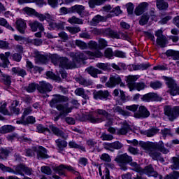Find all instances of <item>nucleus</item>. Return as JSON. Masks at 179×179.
<instances>
[{
	"label": "nucleus",
	"instance_id": "nucleus-1",
	"mask_svg": "<svg viewBox=\"0 0 179 179\" xmlns=\"http://www.w3.org/2000/svg\"><path fill=\"white\" fill-rule=\"evenodd\" d=\"M69 99L68 96L61 94H54L53 98L50 100L49 104L52 108H56L59 111L60 115L62 118H65L70 113H72V108H69V103H67ZM59 103H66L64 104H59Z\"/></svg>",
	"mask_w": 179,
	"mask_h": 179
},
{
	"label": "nucleus",
	"instance_id": "nucleus-2",
	"mask_svg": "<svg viewBox=\"0 0 179 179\" xmlns=\"http://www.w3.org/2000/svg\"><path fill=\"white\" fill-rule=\"evenodd\" d=\"M139 146L144 150H159V152H161L164 155H167V153H169V150L164 148V143L163 141H159L158 143L140 141Z\"/></svg>",
	"mask_w": 179,
	"mask_h": 179
},
{
	"label": "nucleus",
	"instance_id": "nucleus-3",
	"mask_svg": "<svg viewBox=\"0 0 179 179\" xmlns=\"http://www.w3.org/2000/svg\"><path fill=\"white\" fill-rule=\"evenodd\" d=\"M92 33L95 36L102 35L104 37H109L110 38H116L117 40H120V38H121V36H120V34H118L117 31L113 30L110 27L101 29L99 28H94L92 30Z\"/></svg>",
	"mask_w": 179,
	"mask_h": 179
},
{
	"label": "nucleus",
	"instance_id": "nucleus-4",
	"mask_svg": "<svg viewBox=\"0 0 179 179\" xmlns=\"http://www.w3.org/2000/svg\"><path fill=\"white\" fill-rule=\"evenodd\" d=\"M115 160L118 163L121 170L123 171H127L128 170L127 165L134 161L132 157L128 155L127 153L117 155Z\"/></svg>",
	"mask_w": 179,
	"mask_h": 179
},
{
	"label": "nucleus",
	"instance_id": "nucleus-5",
	"mask_svg": "<svg viewBox=\"0 0 179 179\" xmlns=\"http://www.w3.org/2000/svg\"><path fill=\"white\" fill-rule=\"evenodd\" d=\"M120 85V87H125V83L122 82V79L121 76L118 74L110 75L109 80L106 83L105 86L106 87H109L110 89H113Z\"/></svg>",
	"mask_w": 179,
	"mask_h": 179
},
{
	"label": "nucleus",
	"instance_id": "nucleus-6",
	"mask_svg": "<svg viewBox=\"0 0 179 179\" xmlns=\"http://www.w3.org/2000/svg\"><path fill=\"white\" fill-rule=\"evenodd\" d=\"M54 170L55 173L59 176H65V170L72 173V174H74V176H79V171L75 170V168L71 165H65L62 164L56 166Z\"/></svg>",
	"mask_w": 179,
	"mask_h": 179
},
{
	"label": "nucleus",
	"instance_id": "nucleus-7",
	"mask_svg": "<svg viewBox=\"0 0 179 179\" xmlns=\"http://www.w3.org/2000/svg\"><path fill=\"white\" fill-rule=\"evenodd\" d=\"M80 120L82 122H87L89 121L91 124H100V122H103L102 118L95 117L92 113H83L80 117Z\"/></svg>",
	"mask_w": 179,
	"mask_h": 179
},
{
	"label": "nucleus",
	"instance_id": "nucleus-8",
	"mask_svg": "<svg viewBox=\"0 0 179 179\" xmlns=\"http://www.w3.org/2000/svg\"><path fill=\"white\" fill-rule=\"evenodd\" d=\"M33 150L35 152V153H36V159L38 160H44L50 157V156L47 154L48 150L43 146L39 145L38 148L35 146L33 148Z\"/></svg>",
	"mask_w": 179,
	"mask_h": 179
},
{
	"label": "nucleus",
	"instance_id": "nucleus-9",
	"mask_svg": "<svg viewBox=\"0 0 179 179\" xmlns=\"http://www.w3.org/2000/svg\"><path fill=\"white\" fill-rule=\"evenodd\" d=\"M155 36L157 37V44L161 47V48H165L166 45H167V38L166 36L163 35V30L158 29L155 31Z\"/></svg>",
	"mask_w": 179,
	"mask_h": 179
},
{
	"label": "nucleus",
	"instance_id": "nucleus-10",
	"mask_svg": "<svg viewBox=\"0 0 179 179\" xmlns=\"http://www.w3.org/2000/svg\"><path fill=\"white\" fill-rule=\"evenodd\" d=\"M163 99L155 92H150L142 96L141 101L150 103V101H162Z\"/></svg>",
	"mask_w": 179,
	"mask_h": 179
},
{
	"label": "nucleus",
	"instance_id": "nucleus-11",
	"mask_svg": "<svg viewBox=\"0 0 179 179\" xmlns=\"http://www.w3.org/2000/svg\"><path fill=\"white\" fill-rule=\"evenodd\" d=\"M142 174H145L148 177H154L155 178H157L159 176V173L157 171H155V168L152 164H149L145 166L144 169H141V172Z\"/></svg>",
	"mask_w": 179,
	"mask_h": 179
},
{
	"label": "nucleus",
	"instance_id": "nucleus-12",
	"mask_svg": "<svg viewBox=\"0 0 179 179\" xmlns=\"http://www.w3.org/2000/svg\"><path fill=\"white\" fill-rule=\"evenodd\" d=\"M37 86L38 92L42 94H46V93H50V92L52 91V85L45 81L39 82V84H38Z\"/></svg>",
	"mask_w": 179,
	"mask_h": 179
},
{
	"label": "nucleus",
	"instance_id": "nucleus-13",
	"mask_svg": "<svg viewBox=\"0 0 179 179\" xmlns=\"http://www.w3.org/2000/svg\"><path fill=\"white\" fill-rule=\"evenodd\" d=\"M110 92L107 90L94 91L93 92V97L94 100H108L110 97Z\"/></svg>",
	"mask_w": 179,
	"mask_h": 179
},
{
	"label": "nucleus",
	"instance_id": "nucleus-14",
	"mask_svg": "<svg viewBox=\"0 0 179 179\" xmlns=\"http://www.w3.org/2000/svg\"><path fill=\"white\" fill-rule=\"evenodd\" d=\"M150 116V112L145 106H139L138 112L134 114L136 118H149Z\"/></svg>",
	"mask_w": 179,
	"mask_h": 179
},
{
	"label": "nucleus",
	"instance_id": "nucleus-15",
	"mask_svg": "<svg viewBox=\"0 0 179 179\" xmlns=\"http://www.w3.org/2000/svg\"><path fill=\"white\" fill-rule=\"evenodd\" d=\"M15 29L20 34H24L26 33V29H27V23L26 20L20 18L15 22Z\"/></svg>",
	"mask_w": 179,
	"mask_h": 179
},
{
	"label": "nucleus",
	"instance_id": "nucleus-16",
	"mask_svg": "<svg viewBox=\"0 0 179 179\" xmlns=\"http://www.w3.org/2000/svg\"><path fill=\"white\" fill-rule=\"evenodd\" d=\"M148 6H149V3L148 2L144 1L140 3L134 10L136 16H141V15H143L148 9Z\"/></svg>",
	"mask_w": 179,
	"mask_h": 179
},
{
	"label": "nucleus",
	"instance_id": "nucleus-17",
	"mask_svg": "<svg viewBox=\"0 0 179 179\" xmlns=\"http://www.w3.org/2000/svg\"><path fill=\"white\" fill-rule=\"evenodd\" d=\"M164 113L166 117H169V121H174L176 120V116L174 113V108H171V106H165L164 108Z\"/></svg>",
	"mask_w": 179,
	"mask_h": 179
},
{
	"label": "nucleus",
	"instance_id": "nucleus-18",
	"mask_svg": "<svg viewBox=\"0 0 179 179\" xmlns=\"http://www.w3.org/2000/svg\"><path fill=\"white\" fill-rule=\"evenodd\" d=\"M162 78L164 80H165V83L167 87L169 89L168 93H170V92L173 90L177 85V83H176V80H173V78L166 76H162Z\"/></svg>",
	"mask_w": 179,
	"mask_h": 179
},
{
	"label": "nucleus",
	"instance_id": "nucleus-19",
	"mask_svg": "<svg viewBox=\"0 0 179 179\" xmlns=\"http://www.w3.org/2000/svg\"><path fill=\"white\" fill-rule=\"evenodd\" d=\"M29 27L31 28V31H37L38 29L39 31H44V26L38 21H34L29 23Z\"/></svg>",
	"mask_w": 179,
	"mask_h": 179
},
{
	"label": "nucleus",
	"instance_id": "nucleus-20",
	"mask_svg": "<svg viewBox=\"0 0 179 179\" xmlns=\"http://www.w3.org/2000/svg\"><path fill=\"white\" fill-rule=\"evenodd\" d=\"M86 55L83 52H78L73 55V61L76 64H80V62H83V61H86Z\"/></svg>",
	"mask_w": 179,
	"mask_h": 179
},
{
	"label": "nucleus",
	"instance_id": "nucleus-21",
	"mask_svg": "<svg viewBox=\"0 0 179 179\" xmlns=\"http://www.w3.org/2000/svg\"><path fill=\"white\" fill-rule=\"evenodd\" d=\"M106 2L107 0H89L88 5L91 9H94L96 6H101Z\"/></svg>",
	"mask_w": 179,
	"mask_h": 179
},
{
	"label": "nucleus",
	"instance_id": "nucleus-22",
	"mask_svg": "<svg viewBox=\"0 0 179 179\" xmlns=\"http://www.w3.org/2000/svg\"><path fill=\"white\" fill-rule=\"evenodd\" d=\"M156 6L159 10H167L169 9V3L164 0H157Z\"/></svg>",
	"mask_w": 179,
	"mask_h": 179
},
{
	"label": "nucleus",
	"instance_id": "nucleus-23",
	"mask_svg": "<svg viewBox=\"0 0 179 179\" xmlns=\"http://www.w3.org/2000/svg\"><path fill=\"white\" fill-rule=\"evenodd\" d=\"M1 80L5 86H10L12 85V77L9 75L1 73Z\"/></svg>",
	"mask_w": 179,
	"mask_h": 179
},
{
	"label": "nucleus",
	"instance_id": "nucleus-24",
	"mask_svg": "<svg viewBox=\"0 0 179 179\" xmlns=\"http://www.w3.org/2000/svg\"><path fill=\"white\" fill-rule=\"evenodd\" d=\"M131 126L128 122H124L122 127L117 131L118 135H127L131 131Z\"/></svg>",
	"mask_w": 179,
	"mask_h": 179
},
{
	"label": "nucleus",
	"instance_id": "nucleus-25",
	"mask_svg": "<svg viewBox=\"0 0 179 179\" xmlns=\"http://www.w3.org/2000/svg\"><path fill=\"white\" fill-rule=\"evenodd\" d=\"M55 143L60 152H64V149L68 146V142L65 140H61L59 138L55 141Z\"/></svg>",
	"mask_w": 179,
	"mask_h": 179
},
{
	"label": "nucleus",
	"instance_id": "nucleus-26",
	"mask_svg": "<svg viewBox=\"0 0 179 179\" xmlns=\"http://www.w3.org/2000/svg\"><path fill=\"white\" fill-rule=\"evenodd\" d=\"M101 22H106V17L100 15H96L92 18L91 24L92 26H97Z\"/></svg>",
	"mask_w": 179,
	"mask_h": 179
},
{
	"label": "nucleus",
	"instance_id": "nucleus-27",
	"mask_svg": "<svg viewBox=\"0 0 179 179\" xmlns=\"http://www.w3.org/2000/svg\"><path fill=\"white\" fill-rule=\"evenodd\" d=\"M49 129H50L54 135H56V136H64V131L61 130L56 126L50 125Z\"/></svg>",
	"mask_w": 179,
	"mask_h": 179
},
{
	"label": "nucleus",
	"instance_id": "nucleus-28",
	"mask_svg": "<svg viewBox=\"0 0 179 179\" xmlns=\"http://www.w3.org/2000/svg\"><path fill=\"white\" fill-rule=\"evenodd\" d=\"M69 149H79V150H82V152H86V148L83 145H80L75 141H69Z\"/></svg>",
	"mask_w": 179,
	"mask_h": 179
},
{
	"label": "nucleus",
	"instance_id": "nucleus-29",
	"mask_svg": "<svg viewBox=\"0 0 179 179\" xmlns=\"http://www.w3.org/2000/svg\"><path fill=\"white\" fill-rule=\"evenodd\" d=\"M83 10H85V6L83 5H75L71 6V13H78L80 15H82V13H83Z\"/></svg>",
	"mask_w": 179,
	"mask_h": 179
},
{
	"label": "nucleus",
	"instance_id": "nucleus-30",
	"mask_svg": "<svg viewBox=\"0 0 179 179\" xmlns=\"http://www.w3.org/2000/svg\"><path fill=\"white\" fill-rule=\"evenodd\" d=\"M38 84L36 83H31L27 87H25V90L27 93H34L36 90H38Z\"/></svg>",
	"mask_w": 179,
	"mask_h": 179
},
{
	"label": "nucleus",
	"instance_id": "nucleus-31",
	"mask_svg": "<svg viewBox=\"0 0 179 179\" xmlns=\"http://www.w3.org/2000/svg\"><path fill=\"white\" fill-rule=\"evenodd\" d=\"M11 71L13 73H15V75H17V76H21V78H24V76L27 75L26 70L23 69H17L16 67H13Z\"/></svg>",
	"mask_w": 179,
	"mask_h": 179
},
{
	"label": "nucleus",
	"instance_id": "nucleus-32",
	"mask_svg": "<svg viewBox=\"0 0 179 179\" xmlns=\"http://www.w3.org/2000/svg\"><path fill=\"white\" fill-rule=\"evenodd\" d=\"M149 68H150V63L134 64V71H146Z\"/></svg>",
	"mask_w": 179,
	"mask_h": 179
},
{
	"label": "nucleus",
	"instance_id": "nucleus-33",
	"mask_svg": "<svg viewBox=\"0 0 179 179\" xmlns=\"http://www.w3.org/2000/svg\"><path fill=\"white\" fill-rule=\"evenodd\" d=\"M96 66L99 69H101V71H111V64L110 63H97Z\"/></svg>",
	"mask_w": 179,
	"mask_h": 179
},
{
	"label": "nucleus",
	"instance_id": "nucleus-34",
	"mask_svg": "<svg viewBox=\"0 0 179 179\" xmlns=\"http://www.w3.org/2000/svg\"><path fill=\"white\" fill-rule=\"evenodd\" d=\"M159 131H160L159 128L156 127H152L145 131V135L148 136V138H152V136H155L156 134H159Z\"/></svg>",
	"mask_w": 179,
	"mask_h": 179
},
{
	"label": "nucleus",
	"instance_id": "nucleus-35",
	"mask_svg": "<svg viewBox=\"0 0 179 179\" xmlns=\"http://www.w3.org/2000/svg\"><path fill=\"white\" fill-rule=\"evenodd\" d=\"M36 58L41 64H47L48 62V57L45 55L36 53Z\"/></svg>",
	"mask_w": 179,
	"mask_h": 179
},
{
	"label": "nucleus",
	"instance_id": "nucleus-36",
	"mask_svg": "<svg viewBox=\"0 0 179 179\" xmlns=\"http://www.w3.org/2000/svg\"><path fill=\"white\" fill-rule=\"evenodd\" d=\"M9 155H10V150L3 148L0 149V160H5L6 157H9Z\"/></svg>",
	"mask_w": 179,
	"mask_h": 179
},
{
	"label": "nucleus",
	"instance_id": "nucleus-37",
	"mask_svg": "<svg viewBox=\"0 0 179 179\" xmlns=\"http://www.w3.org/2000/svg\"><path fill=\"white\" fill-rule=\"evenodd\" d=\"M15 129V127L12 125H4L1 127L0 132L1 134H9L10 132H13Z\"/></svg>",
	"mask_w": 179,
	"mask_h": 179
},
{
	"label": "nucleus",
	"instance_id": "nucleus-38",
	"mask_svg": "<svg viewBox=\"0 0 179 179\" xmlns=\"http://www.w3.org/2000/svg\"><path fill=\"white\" fill-rule=\"evenodd\" d=\"M150 18V16L148 14H143L139 21L138 24L140 26H145V24H148V22H149V19Z\"/></svg>",
	"mask_w": 179,
	"mask_h": 179
},
{
	"label": "nucleus",
	"instance_id": "nucleus-39",
	"mask_svg": "<svg viewBox=\"0 0 179 179\" xmlns=\"http://www.w3.org/2000/svg\"><path fill=\"white\" fill-rule=\"evenodd\" d=\"M114 113H119L121 115H124V117H128L129 115V112L122 109L121 106H116L113 109Z\"/></svg>",
	"mask_w": 179,
	"mask_h": 179
},
{
	"label": "nucleus",
	"instance_id": "nucleus-40",
	"mask_svg": "<svg viewBox=\"0 0 179 179\" xmlns=\"http://www.w3.org/2000/svg\"><path fill=\"white\" fill-rule=\"evenodd\" d=\"M173 165H171L172 170H179V157H173L171 158Z\"/></svg>",
	"mask_w": 179,
	"mask_h": 179
},
{
	"label": "nucleus",
	"instance_id": "nucleus-41",
	"mask_svg": "<svg viewBox=\"0 0 179 179\" xmlns=\"http://www.w3.org/2000/svg\"><path fill=\"white\" fill-rule=\"evenodd\" d=\"M74 93H75L76 96H79L80 97H87V94H86V92L82 87L77 88L74 91Z\"/></svg>",
	"mask_w": 179,
	"mask_h": 179
},
{
	"label": "nucleus",
	"instance_id": "nucleus-42",
	"mask_svg": "<svg viewBox=\"0 0 179 179\" xmlns=\"http://www.w3.org/2000/svg\"><path fill=\"white\" fill-rule=\"evenodd\" d=\"M0 170L3 174L5 173H14L13 169H12L10 166H5L3 164L0 162Z\"/></svg>",
	"mask_w": 179,
	"mask_h": 179
},
{
	"label": "nucleus",
	"instance_id": "nucleus-43",
	"mask_svg": "<svg viewBox=\"0 0 179 179\" xmlns=\"http://www.w3.org/2000/svg\"><path fill=\"white\" fill-rule=\"evenodd\" d=\"M50 131V130L48 129V127H45L41 124H38L36 127V132H38V134H44V132Z\"/></svg>",
	"mask_w": 179,
	"mask_h": 179
},
{
	"label": "nucleus",
	"instance_id": "nucleus-44",
	"mask_svg": "<svg viewBox=\"0 0 179 179\" xmlns=\"http://www.w3.org/2000/svg\"><path fill=\"white\" fill-rule=\"evenodd\" d=\"M23 10L29 16H36L37 15V11L30 7H25L23 8Z\"/></svg>",
	"mask_w": 179,
	"mask_h": 179
},
{
	"label": "nucleus",
	"instance_id": "nucleus-45",
	"mask_svg": "<svg viewBox=\"0 0 179 179\" xmlns=\"http://www.w3.org/2000/svg\"><path fill=\"white\" fill-rule=\"evenodd\" d=\"M59 66L60 68H65L66 69V65L69 62V59H68V57H61L60 60H59Z\"/></svg>",
	"mask_w": 179,
	"mask_h": 179
},
{
	"label": "nucleus",
	"instance_id": "nucleus-46",
	"mask_svg": "<svg viewBox=\"0 0 179 179\" xmlns=\"http://www.w3.org/2000/svg\"><path fill=\"white\" fill-rule=\"evenodd\" d=\"M41 171L43 174H45L46 176H51V174H52V170H51V167L48 166H41Z\"/></svg>",
	"mask_w": 179,
	"mask_h": 179
},
{
	"label": "nucleus",
	"instance_id": "nucleus-47",
	"mask_svg": "<svg viewBox=\"0 0 179 179\" xmlns=\"http://www.w3.org/2000/svg\"><path fill=\"white\" fill-rule=\"evenodd\" d=\"M88 55L91 57V58H101L103 57V52L101 51H95V52H90L88 51Z\"/></svg>",
	"mask_w": 179,
	"mask_h": 179
},
{
	"label": "nucleus",
	"instance_id": "nucleus-48",
	"mask_svg": "<svg viewBox=\"0 0 179 179\" xmlns=\"http://www.w3.org/2000/svg\"><path fill=\"white\" fill-rule=\"evenodd\" d=\"M61 59V57L58 54H53L50 57L52 64L57 66Z\"/></svg>",
	"mask_w": 179,
	"mask_h": 179
},
{
	"label": "nucleus",
	"instance_id": "nucleus-49",
	"mask_svg": "<svg viewBox=\"0 0 179 179\" xmlns=\"http://www.w3.org/2000/svg\"><path fill=\"white\" fill-rule=\"evenodd\" d=\"M150 86L154 90H157V89H162L163 84L160 81L157 80V81L150 83Z\"/></svg>",
	"mask_w": 179,
	"mask_h": 179
},
{
	"label": "nucleus",
	"instance_id": "nucleus-50",
	"mask_svg": "<svg viewBox=\"0 0 179 179\" xmlns=\"http://www.w3.org/2000/svg\"><path fill=\"white\" fill-rule=\"evenodd\" d=\"M14 172H11L12 174H15V176H17L20 173H22V171H24V164H20V165L17 166L13 170Z\"/></svg>",
	"mask_w": 179,
	"mask_h": 179
},
{
	"label": "nucleus",
	"instance_id": "nucleus-51",
	"mask_svg": "<svg viewBox=\"0 0 179 179\" xmlns=\"http://www.w3.org/2000/svg\"><path fill=\"white\" fill-rule=\"evenodd\" d=\"M104 57L106 58H108L109 59H111L113 57H115L114 52L113 51V49L111 48H108L104 51Z\"/></svg>",
	"mask_w": 179,
	"mask_h": 179
},
{
	"label": "nucleus",
	"instance_id": "nucleus-52",
	"mask_svg": "<svg viewBox=\"0 0 179 179\" xmlns=\"http://www.w3.org/2000/svg\"><path fill=\"white\" fill-rule=\"evenodd\" d=\"M24 125H33L36 124V117L34 116H28L26 117Z\"/></svg>",
	"mask_w": 179,
	"mask_h": 179
},
{
	"label": "nucleus",
	"instance_id": "nucleus-53",
	"mask_svg": "<svg viewBox=\"0 0 179 179\" xmlns=\"http://www.w3.org/2000/svg\"><path fill=\"white\" fill-rule=\"evenodd\" d=\"M107 45H108V42L104 38H101L99 41L98 50H104Z\"/></svg>",
	"mask_w": 179,
	"mask_h": 179
},
{
	"label": "nucleus",
	"instance_id": "nucleus-54",
	"mask_svg": "<svg viewBox=\"0 0 179 179\" xmlns=\"http://www.w3.org/2000/svg\"><path fill=\"white\" fill-rule=\"evenodd\" d=\"M1 59H2L3 63L1 64L2 68H8V65L10 64L9 62V58L8 57L5 56V55L1 54Z\"/></svg>",
	"mask_w": 179,
	"mask_h": 179
},
{
	"label": "nucleus",
	"instance_id": "nucleus-55",
	"mask_svg": "<svg viewBox=\"0 0 179 179\" xmlns=\"http://www.w3.org/2000/svg\"><path fill=\"white\" fill-rule=\"evenodd\" d=\"M76 45L79 47L80 50H87V43L86 42L82 41L80 40L76 41Z\"/></svg>",
	"mask_w": 179,
	"mask_h": 179
},
{
	"label": "nucleus",
	"instance_id": "nucleus-56",
	"mask_svg": "<svg viewBox=\"0 0 179 179\" xmlns=\"http://www.w3.org/2000/svg\"><path fill=\"white\" fill-rule=\"evenodd\" d=\"M179 178V172L173 171V173L166 174L164 179H178Z\"/></svg>",
	"mask_w": 179,
	"mask_h": 179
},
{
	"label": "nucleus",
	"instance_id": "nucleus-57",
	"mask_svg": "<svg viewBox=\"0 0 179 179\" xmlns=\"http://www.w3.org/2000/svg\"><path fill=\"white\" fill-rule=\"evenodd\" d=\"M134 89H136L138 92H141V90H143L146 87V85L143 82L136 83L133 85Z\"/></svg>",
	"mask_w": 179,
	"mask_h": 179
},
{
	"label": "nucleus",
	"instance_id": "nucleus-58",
	"mask_svg": "<svg viewBox=\"0 0 179 179\" xmlns=\"http://www.w3.org/2000/svg\"><path fill=\"white\" fill-rule=\"evenodd\" d=\"M161 134L163 136V138H167V136H173L171 134V129L164 128L161 130Z\"/></svg>",
	"mask_w": 179,
	"mask_h": 179
},
{
	"label": "nucleus",
	"instance_id": "nucleus-59",
	"mask_svg": "<svg viewBox=\"0 0 179 179\" xmlns=\"http://www.w3.org/2000/svg\"><path fill=\"white\" fill-rule=\"evenodd\" d=\"M1 106H0V113L1 114H3L4 115H8V113L9 111L8 109H6V107L8 106V102L5 101L3 104L1 103Z\"/></svg>",
	"mask_w": 179,
	"mask_h": 179
},
{
	"label": "nucleus",
	"instance_id": "nucleus-60",
	"mask_svg": "<svg viewBox=\"0 0 179 179\" xmlns=\"http://www.w3.org/2000/svg\"><path fill=\"white\" fill-rule=\"evenodd\" d=\"M114 55L116 58H127V53L118 50L114 51Z\"/></svg>",
	"mask_w": 179,
	"mask_h": 179
},
{
	"label": "nucleus",
	"instance_id": "nucleus-61",
	"mask_svg": "<svg viewBox=\"0 0 179 179\" xmlns=\"http://www.w3.org/2000/svg\"><path fill=\"white\" fill-rule=\"evenodd\" d=\"M126 8L128 15H134V9H135V6L131 2L126 4Z\"/></svg>",
	"mask_w": 179,
	"mask_h": 179
},
{
	"label": "nucleus",
	"instance_id": "nucleus-62",
	"mask_svg": "<svg viewBox=\"0 0 179 179\" xmlns=\"http://www.w3.org/2000/svg\"><path fill=\"white\" fill-rule=\"evenodd\" d=\"M128 164H129V166H131V167L134 168V171H136V173H141V170H142V167H141V166L139 164H138L137 162H131Z\"/></svg>",
	"mask_w": 179,
	"mask_h": 179
},
{
	"label": "nucleus",
	"instance_id": "nucleus-63",
	"mask_svg": "<svg viewBox=\"0 0 179 179\" xmlns=\"http://www.w3.org/2000/svg\"><path fill=\"white\" fill-rule=\"evenodd\" d=\"M59 13L61 15H68L69 13H72V7L66 8V7H62L59 9Z\"/></svg>",
	"mask_w": 179,
	"mask_h": 179
},
{
	"label": "nucleus",
	"instance_id": "nucleus-64",
	"mask_svg": "<svg viewBox=\"0 0 179 179\" xmlns=\"http://www.w3.org/2000/svg\"><path fill=\"white\" fill-rule=\"evenodd\" d=\"M171 96H179V86L177 85L173 87V89L169 92Z\"/></svg>",
	"mask_w": 179,
	"mask_h": 179
}]
</instances>
